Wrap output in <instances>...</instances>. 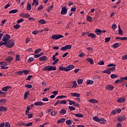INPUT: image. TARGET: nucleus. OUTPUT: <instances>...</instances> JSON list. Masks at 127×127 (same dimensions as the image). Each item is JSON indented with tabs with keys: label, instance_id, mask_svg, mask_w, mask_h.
<instances>
[{
	"label": "nucleus",
	"instance_id": "1",
	"mask_svg": "<svg viewBox=\"0 0 127 127\" xmlns=\"http://www.w3.org/2000/svg\"><path fill=\"white\" fill-rule=\"evenodd\" d=\"M14 45V41L13 40L10 39L6 42V47H8V48H10L13 46Z\"/></svg>",
	"mask_w": 127,
	"mask_h": 127
},
{
	"label": "nucleus",
	"instance_id": "2",
	"mask_svg": "<svg viewBox=\"0 0 127 127\" xmlns=\"http://www.w3.org/2000/svg\"><path fill=\"white\" fill-rule=\"evenodd\" d=\"M64 36L62 35H52L51 37L52 39H54L55 40H58V39H60V38H63Z\"/></svg>",
	"mask_w": 127,
	"mask_h": 127
},
{
	"label": "nucleus",
	"instance_id": "3",
	"mask_svg": "<svg viewBox=\"0 0 127 127\" xmlns=\"http://www.w3.org/2000/svg\"><path fill=\"white\" fill-rule=\"evenodd\" d=\"M72 48V45H67L65 46L64 47H63L61 50V51H66V50H68V49H71Z\"/></svg>",
	"mask_w": 127,
	"mask_h": 127
},
{
	"label": "nucleus",
	"instance_id": "4",
	"mask_svg": "<svg viewBox=\"0 0 127 127\" xmlns=\"http://www.w3.org/2000/svg\"><path fill=\"white\" fill-rule=\"evenodd\" d=\"M10 38V36H9L8 34L4 35V36L2 37V41L3 42H7V40H9V39Z\"/></svg>",
	"mask_w": 127,
	"mask_h": 127
},
{
	"label": "nucleus",
	"instance_id": "5",
	"mask_svg": "<svg viewBox=\"0 0 127 127\" xmlns=\"http://www.w3.org/2000/svg\"><path fill=\"white\" fill-rule=\"evenodd\" d=\"M108 67H112V66H114L113 67L110 68H107V70H109V71H115L116 70V64H108Z\"/></svg>",
	"mask_w": 127,
	"mask_h": 127
},
{
	"label": "nucleus",
	"instance_id": "6",
	"mask_svg": "<svg viewBox=\"0 0 127 127\" xmlns=\"http://www.w3.org/2000/svg\"><path fill=\"white\" fill-rule=\"evenodd\" d=\"M67 10H68L67 9V8H66V6H63L62 7V11L61 12V14H63V15L66 14Z\"/></svg>",
	"mask_w": 127,
	"mask_h": 127
},
{
	"label": "nucleus",
	"instance_id": "7",
	"mask_svg": "<svg viewBox=\"0 0 127 127\" xmlns=\"http://www.w3.org/2000/svg\"><path fill=\"white\" fill-rule=\"evenodd\" d=\"M101 32L105 33V32H106V31L105 30L101 31L100 29H96L95 30V33H96L97 35H101Z\"/></svg>",
	"mask_w": 127,
	"mask_h": 127
},
{
	"label": "nucleus",
	"instance_id": "8",
	"mask_svg": "<svg viewBox=\"0 0 127 127\" xmlns=\"http://www.w3.org/2000/svg\"><path fill=\"white\" fill-rule=\"evenodd\" d=\"M56 57L55 56L53 55L52 60H53V61H54V62L53 63L52 65H55V64H57L58 62H59V59H56Z\"/></svg>",
	"mask_w": 127,
	"mask_h": 127
},
{
	"label": "nucleus",
	"instance_id": "9",
	"mask_svg": "<svg viewBox=\"0 0 127 127\" xmlns=\"http://www.w3.org/2000/svg\"><path fill=\"white\" fill-rule=\"evenodd\" d=\"M75 68V65L72 64H70L66 66V71L67 72H69V71H70V70H73Z\"/></svg>",
	"mask_w": 127,
	"mask_h": 127
},
{
	"label": "nucleus",
	"instance_id": "10",
	"mask_svg": "<svg viewBox=\"0 0 127 127\" xmlns=\"http://www.w3.org/2000/svg\"><path fill=\"white\" fill-rule=\"evenodd\" d=\"M127 120V118H126V116H123L119 117L117 121L118 122H123V121H126Z\"/></svg>",
	"mask_w": 127,
	"mask_h": 127
},
{
	"label": "nucleus",
	"instance_id": "11",
	"mask_svg": "<svg viewBox=\"0 0 127 127\" xmlns=\"http://www.w3.org/2000/svg\"><path fill=\"white\" fill-rule=\"evenodd\" d=\"M105 88L107 90H109V91H113L115 89V87L111 84L108 85Z\"/></svg>",
	"mask_w": 127,
	"mask_h": 127
},
{
	"label": "nucleus",
	"instance_id": "12",
	"mask_svg": "<svg viewBox=\"0 0 127 127\" xmlns=\"http://www.w3.org/2000/svg\"><path fill=\"white\" fill-rule=\"evenodd\" d=\"M39 60L40 61H47L48 59H47V57L46 56H43L39 58Z\"/></svg>",
	"mask_w": 127,
	"mask_h": 127
},
{
	"label": "nucleus",
	"instance_id": "13",
	"mask_svg": "<svg viewBox=\"0 0 127 127\" xmlns=\"http://www.w3.org/2000/svg\"><path fill=\"white\" fill-rule=\"evenodd\" d=\"M5 60L6 61V62H7V63L11 62V61L12 60H13V57H11V56L7 57L6 58V59H5Z\"/></svg>",
	"mask_w": 127,
	"mask_h": 127
},
{
	"label": "nucleus",
	"instance_id": "14",
	"mask_svg": "<svg viewBox=\"0 0 127 127\" xmlns=\"http://www.w3.org/2000/svg\"><path fill=\"white\" fill-rule=\"evenodd\" d=\"M99 122L101 125H106L107 121L104 118H100Z\"/></svg>",
	"mask_w": 127,
	"mask_h": 127
},
{
	"label": "nucleus",
	"instance_id": "15",
	"mask_svg": "<svg viewBox=\"0 0 127 127\" xmlns=\"http://www.w3.org/2000/svg\"><path fill=\"white\" fill-rule=\"evenodd\" d=\"M88 102L91 103L92 104H96L97 103H99V101L95 99H91L88 100Z\"/></svg>",
	"mask_w": 127,
	"mask_h": 127
},
{
	"label": "nucleus",
	"instance_id": "16",
	"mask_svg": "<svg viewBox=\"0 0 127 127\" xmlns=\"http://www.w3.org/2000/svg\"><path fill=\"white\" fill-rule=\"evenodd\" d=\"M35 106H43L44 105V103L42 102L38 101L34 103Z\"/></svg>",
	"mask_w": 127,
	"mask_h": 127
},
{
	"label": "nucleus",
	"instance_id": "17",
	"mask_svg": "<svg viewBox=\"0 0 127 127\" xmlns=\"http://www.w3.org/2000/svg\"><path fill=\"white\" fill-rule=\"evenodd\" d=\"M7 110L6 107L0 106V112H6Z\"/></svg>",
	"mask_w": 127,
	"mask_h": 127
},
{
	"label": "nucleus",
	"instance_id": "18",
	"mask_svg": "<svg viewBox=\"0 0 127 127\" xmlns=\"http://www.w3.org/2000/svg\"><path fill=\"white\" fill-rule=\"evenodd\" d=\"M119 27V35H123L124 34V32H123V30H122V29H121V26L119 25L118 26Z\"/></svg>",
	"mask_w": 127,
	"mask_h": 127
},
{
	"label": "nucleus",
	"instance_id": "19",
	"mask_svg": "<svg viewBox=\"0 0 127 127\" xmlns=\"http://www.w3.org/2000/svg\"><path fill=\"white\" fill-rule=\"evenodd\" d=\"M10 89V86L4 87L1 89V91H4V92H7V90Z\"/></svg>",
	"mask_w": 127,
	"mask_h": 127
},
{
	"label": "nucleus",
	"instance_id": "20",
	"mask_svg": "<svg viewBox=\"0 0 127 127\" xmlns=\"http://www.w3.org/2000/svg\"><path fill=\"white\" fill-rule=\"evenodd\" d=\"M126 101V98L122 97V98H120L118 100L117 102L119 103H123V102H125Z\"/></svg>",
	"mask_w": 127,
	"mask_h": 127
},
{
	"label": "nucleus",
	"instance_id": "21",
	"mask_svg": "<svg viewBox=\"0 0 127 127\" xmlns=\"http://www.w3.org/2000/svg\"><path fill=\"white\" fill-rule=\"evenodd\" d=\"M70 95L72 97H77L78 98L80 97V94L77 93H71Z\"/></svg>",
	"mask_w": 127,
	"mask_h": 127
},
{
	"label": "nucleus",
	"instance_id": "22",
	"mask_svg": "<svg viewBox=\"0 0 127 127\" xmlns=\"http://www.w3.org/2000/svg\"><path fill=\"white\" fill-rule=\"evenodd\" d=\"M6 102H7V100L5 99H0V103L2 104V105H5Z\"/></svg>",
	"mask_w": 127,
	"mask_h": 127
},
{
	"label": "nucleus",
	"instance_id": "23",
	"mask_svg": "<svg viewBox=\"0 0 127 127\" xmlns=\"http://www.w3.org/2000/svg\"><path fill=\"white\" fill-rule=\"evenodd\" d=\"M86 61H87V62H89V63H90V64H91V65H93L94 64V61H93V59H92L91 58L87 59Z\"/></svg>",
	"mask_w": 127,
	"mask_h": 127
},
{
	"label": "nucleus",
	"instance_id": "24",
	"mask_svg": "<svg viewBox=\"0 0 127 127\" xmlns=\"http://www.w3.org/2000/svg\"><path fill=\"white\" fill-rule=\"evenodd\" d=\"M49 69L50 71H56V66H53L52 65H49Z\"/></svg>",
	"mask_w": 127,
	"mask_h": 127
},
{
	"label": "nucleus",
	"instance_id": "25",
	"mask_svg": "<svg viewBox=\"0 0 127 127\" xmlns=\"http://www.w3.org/2000/svg\"><path fill=\"white\" fill-rule=\"evenodd\" d=\"M29 95V91H26L24 94V100H26L27 99V97Z\"/></svg>",
	"mask_w": 127,
	"mask_h": 127
},
{
	"label": "nucleus",
	"instance_id": "26",
	"mask_svg": "<svg viewBox=\"0 0 127 127\" xmlns=\"http://www.w3.org/2000/svg\"><path fill=\"white\" fill-rule=\"evenodd\" d=\"M120 44L119 43H116L112 45V47H113V48H115V49H116V48H118Z\"/></svg>",
	"mask_w": 127,
	"mask_h": 127
},
{
	"label": "nucleus",
	"instance_id": "27",
	"mask_svg": "<svg viewBox=\"0 0 127 127\" xmlns=\"http://www.w3.org/2000/svg\"><path fill=\"white\" fill-rule=\"evenodd\" d=\"M74 116L77 118H83L84 117V115L81 113L75 114Z\"/></svg>",
	"mask_w": 127,
	"mask_h": 127
},
{
	"label": "nucleus",
	"instance_id": "28",
	"mask_svg": "<svg viewBox=\"0 0 127 127\" xmlns=\"http://www.w3.org/2000/svg\"><path fill=\"white\" fill-rule=\"evenodd\" d=\"M87 85H93L94 84V81L92 80H87Z\"/></svg>",
	"mask_w": 127,
	"mask_h": 127
},
{
	"label": "nucleus",
	"instance_id": "29",
	"mask_svg": "<svg viewBox=\"0 0 127 127\" xmlns=\"http://www.w3.org/2000/svg\"><path fill=\"white\" fill-rule=\"evenodd\" d=\"M59 69V70H61V71H65V72H67V67L60 66Z\"/></svg>",
	"mask_w": 127,
	"mask_h": 127
},
{
	"label": "nucleus",
	"instance_id": "30",
	"mask_svg": "<svg viewBox=\"0 0 127 127\" xmlns=\"http://www.w3.org/2000/svg\"><path fill=\"white\" fill-rule=\"evenodd\" d=\"M89 37H91V38H96V35L94 33H90L88 35Z\"/></svg>",
	"mask_w": 127,
	"mask_h": 127
},
{
	"label": "nucleus",
	"instance_id": "31",
	"mask_svg": "<svg viewBox=\"0 0 127 127\" xmlns=\"http://www.w3.org/2000/svg\"><path fill=\"white\" fill-rule=\"evenodd\" d=\"M18 10L17 9H15L9 11V13H16V12H18Z\"/></svg>",
	"mask_w": 127,
	"mask_h": 127
},
{
	"label": "nucleus",
	"instance_id": "32",
	"mask_svg": "<svg viewBox=\"0 0 127 127\" xmlns=\"http://www.w3.org/2000/svg\"><path fill=\"white\" fill-rule=\"evenodd\" d=\"M23 73H24V74H25V75H27V74H29V73L30 72V70H22Z\"/></svg>",
	"mask_w": 127,
	"mask_h": 127
},
{
	"label": "nucleus",
	"instance_id": "33",
	"mask_svg": "<svg viewBox=\"0 0 127 127\" xmlns=\"http://www.w3.org/2000/svg\"><path fill=\"white\" fill-rule=\"evenodd\" d=\"M65 122V119L64 118H62L58 121V124H61Z\"/></svg>",
	"mask_w": 127,
	"mask_h": 127
},
{
	"label": "nucleus",
	"instance_id": "34",
	"mask_svg": "<svg viewBox=\"0 0 127 127\" xmlns=\"http://www.w3.org/2000/svg\"><path fill=\"white\" fill-rule=\"evenodd\" d=\"M39 22L41 24H45V23H46V21L44 19H41L39 20Z\"/></svg>",
	"mask_w": 127,
	"mask_h": 127
},
{
	"label": "nucleus",
	"instance_id": "35",
	"mask_svg": "<svg viewBox=\"0 0 127 127\" xmlns=\"http://www.w3.org/2000/svg\"><path fill=\"white\" fill-rule=\"evenodd\" d=\"M65 123L67 126H70V125L72 124V121L71 120H67L66 122Z\"/></svg>",
	"mask_w": 127,
	"mask_h": 127
},
{
	"label": "nucleus",
	"instance_id": "36",
	"mask_svg": "<svg viewBox=\"0 0 127 127\" xmlns=\"http://www.w3.org/2000/svg\"><path fill=\"white\" fill-rule=\"evenodd\" d=\"M67 101L66 100H62L60 102V105H66Z\"/></svg>",
	"mask_w": 127,
	"mask_h": 127
},
{
	"label": "nucleus",
	"instance_id": "37",
	"mask_svg": "<svg viewBox=\"0 0 127 127\" xmlns=\"http://www.w3.org/2000/svg\"><path fill=\"white\" fill-rule=\"evenodd\" d=\"M27 9L28 10H30V9H31V4H30V3H27Z\"/></svg>",
	"mask_w": 127,
	"mask_h": 127
},
{
	"label": "nucleus",
	"instance_id": "38",
	"mask_svg": "<svg viewBox=\"0 0 127 127\" xmlns=\"http://www.w3.org/2000/svg\"><path fill=\"white\" fill-rule=\"evenodd\" d=\"M77 86H78V84H77V82H76V81H74L73 82V85L71 88H77Z\"/></svg>",
	"mask_w": 127,
	"mask_h": 127
},
{
	"label": "nucleus",
	"instance_id": "39",
	"mask_svg": "<svg viewBox=\"0 0 127 127\" xmlns=\"http://www.w3.org/2000/svg\"><path fill=\"white\" fill-rule=\"evenodd\" d=\"M52 8H53V5H51L48 8H47V10L48 12H50V11L52 10Z\"/></svg>",
	"mask_w": 127,
	"mask_h": 127
},
{
	"label": "nucleus",
	"instance_id": "40",
	"mask_svg": "<svg viewBox=\"0 0 127 127\" xmlns=\"http://www.w3.org/2000/svg\"><path fill=\"white\" fill-rule=\"evenodd\" d=\"M60 114H62L63 115H65L66 114V110L65 109H61V111L60 112Z\"/></svg>",
	"mask_w": 127,
	"mask_h": 127
},
{
	"label": "nucleus",
	"instance_id": "41",
	"mask_svg": "<svg viewBox=\"0 0 127 127\" xmlns=\"http://www.w3.org/2000/svg\"><path fill=\"white\" fill-rule=\"evenodd\" d=\"M87 21H92L93 18L90 16H87Z\"/></svg>",
	"mask_w": 127,
	"mask_h": 127
},
{
	"label": "nucleus",
	"instance_id": "42",
	"mask_svg": "<svg viewBox=\"0 0 127 127\" xmlns=\"http://www.w3.org/2000/svg\"><path fill=\"white\" fill-rule=\"evenodd\" d=\"M7 65V64L5 62H0V67H1V66H6Z\"/></svg>",
	"mask_w": 127,
	"mask_h": 127
},
{
	"label": "nucleus",
	"instance_id": "43",
	"mask_svg": "<svg viewBox=\"0 0 127 127\" xmlns=\"http://www.w3.org/2000/svg\"><path fill=\"white\" fill-rule=\"evenodd\" d=\"M111 78L112 79H115V78H118V75L115 74H112L111 75Z\"/></svg>",
	"mask_w": 127,
	"mask_h": 127
},
{
	"label": "nucleus",
	"instance_id": "44",
	"mask_svg": "<svg viewBox=\"0 0 127 127\" xmlns=\"http://www.w3.org/2000/svg\"><path fill=\"white\" fill-rule=\"evenodd\" d=\"M13 28H15V29H18L20 27V25L19 24H16L15 25L13 26Z\"/></svg>",
	"mask_w": 127,
	"mask_h": 127
},
{
	"label": "nucleus",
	"instance_id": "45",
	"mask_svg": "<svg viewBox=\"0 0 127 127\" xmlns=\"http://www.w3.org/2000/svg\"><path fill=\"white\" fill-rule=\"evenodd\" d=\"M93 119L95 121V122H100V119H99V118L97 117H93Z\"/></svg>",
	"mask_w": 127,
	"mask_h": 127
},
{
	"label": "nucleus",
	"instance_id": "46",
	"mask_svg": "<svg viewBox=\"0 0 127 127\" xmlns=\"http://www.w3.org/2000/svg\"><path fill=\"white\" fill-rule=\"evenodd\" d=\"M68 110L70 111H75L76 110V108H75L73 106H69Z\"/></svg>",
	"mask_w": 127,
	"mask_h": 127
},
{
	"label": "nucleus",
	"instance_id": "47",
	"mask_svg": "<svg viewBox=\"0 0 127 127\" xmlns=\"http://www.w3.org/2000/svg\"><path fill=\"white\" fill-rule=\"evenodd\" d=\"M49 68H50L49 65V66H47L45 67L43 69V71H50V70H49Z\"/></svg>",
	"mask_w": 127,
	"mask_h": 127
},
{
	"label": "nucleus",
	"instance_id": "48",
	"mask_svg": "<svg viewBox=\"0 0 127 127\" xmlns=\"http://www.w3.org/2000/svg\"><path fill=\"white\" fill-rule=\"evenodd\" d=\"M83 83V79H79L77 80V83L79 85H81V84H82Z\"/></svg>",
	"mask_w": 127,
	"mask_h": 127
},
{
	"label": "nucleus",
	"instance_id": "49",
	"mask_svg": "<svg viewBox=\"0 0 127 127\" xmlns=\"http://www.w3.org/2000/svg\"><path fill=\"white\" fill-rule=\"evenodd\" d=\"M25 88H28V89H31L32 86L31 84H26L25 85Z\"/></svg>",
	"mask_w": 127,
	"mask_h": 127
},
{
	"label": "nucleus",
	"instance_id": "50",
	"mask_svg": "<svg viewBox=\"0 0 127 127\" xmlns=\"http://www.w3.org/2000/svg\"><path fill=\"white\" fill-rule=\"evenodd\" d=\"M66 96H64V95H60V96H59L58 97H57V99H63L64 98H66Z\"/></svg>",
	"mask_w": 127,
	"mask_h": 127
},
{
	"label": "nucleus",
	"instance_id": "51",
	"mask_svg": "<svg viewBox=\"0 0 127 127\" xmlns=\"http://www.w3.org/2000/svg\"><path fill=\"white\" fill-rule=\"evenodd\" d=\"M32 61H34V59H33L32 57H31L28 59L27 62H29V63H31Z\"/></svg>",
	"mask_w": 127,
	"mask_h": 127
},
{
	"label": "nucleus",
	"instance_id": "52",
	"mask_svg": "<svg viewBox=\"0 0 127 127\" xmlns=\"http://www.w3.org/2000/svg\"><path fill=\"white\" fill-rule=\"evenodd\" d=\"M41 49H38L35 51V54H38L40 51H41Z\"/></svg>",
	"mask_w": 127,
	"mask_h": 127
},
{
	"label": "nucleus",
	"instance_id": "53",
	"mask_svg": "<svg viewBox=\"0 0 127 127\" xmlns=\"http://www.w3.org/2000/svg\"><path fill=\"white\" fill-rule=\"evenodd\" d=\"M103 73H106L107 74H108V75H110V74H111V71H110L109 69L104 70V71H103Z\"/></svg>",
	"mask_w": 127,
	"mask_h": 127
},
{
	"label": "nucleus",
	"instance_id": "54",
	"mask_svg": "<svg viewBox=\"0 0 127 127\" xmlns=\"http://www.w3.org/2000/svg\"><path fill=\"white\" fill-rule=\"evenodd\" d=\"M24 21V19L21 18L17 21V23L19 24L21 22H23Z\"/></svg>",
	"mask_w": 127,
	"mask_h": 127
},
{
	"label": "nucleus",
	"instance_id": "55",
	"mask_svg": "<svg viewBox=\"0 0 127 127\" xmlns=\"http://www.w3.org/2000/svg\"><path fill=\"white\" fill-rule=\"evenodd\" d=\"M112 29H114V30H116V29H117V25L116 24H113L112 25Z\"/></svg>",
	"mask_w": 127,
	"mask_h": 127
},
{
	"label": "nucleus",
	"instance_id": "56",
	"mask_svg": "<svg viewBox=\"0 0 127 127\" xmlns=\"http://www.w3.org/2000/svg\"><path fill=\"white\" fill-rule=\"evenodd\" d=\"M15 60L16 61H19V60H20V57H19V55L16 56Z\"/></svg>",
	"mask_w": 127,
	"mask_h": 127
},
{
	"label": "nucleus",
	"instance_id": "57",
	"mask_svg": "<svg viewBox=\"0 0 127 127\" xmlns=\"http://www.w3.org/2000/svg\"><path fill=\"white\" fill-rule=\"evenodd\" d=\"M2 45H5L6 46V42H0V46H2Z\"/></svg>",
	"mask_w": 127,
	"mask_h": 127
},
{
	"label": "nucleus",
	"instance_id": "58",
	"mask_svg": "<svg viewBox=\"0 0 127 127\" xmlns=\"http://www.w3.org/2000/svg\"><path fill=\"white\" fill-rule=\"evenodd\" d=\"M51 114V116H56L57 115V112H56V111H52Z\"/></svg>",
	"mask_w": 127,
	"mask_h": 127
},
{
	"label": "nucleus",
	"instance_id": "59",
	"mask_svg": "<svg viewBox=\"0 0 127 127\" xmlns=\"http://www.w3.org/2000/svg\"><path fill=\"white\" fill-rule=\"evenodd\" d=\"M19 127H21L22 126H25V123L23 122H20L18 124Z\"/></svg>",
	"mask_w": 127,
	"mask_h": 127
},
{
	"label": "nucleus",
	"instance_id": "60",
	"mask_svg": "<svg viewBox=\"0 0 127 127\" xmlns=\"http://www.w3.org/2000/svg\"><path fill=\"white\" fill-rule=\"evenodd\" d=\"M32 75H29L27 78L26 79V80L27 81H30V79H31V78H32Z\"/></svg>",
	"mask_w": 127,
	"mask_h": 127
},
{
	"label": "nucleus",
	"instance_id": "61",
	"mask_svg": "<svg viewBox=\"0 0 127 127\" xmlns=\"http://www.w3.org/2000/svg\"><path fill=\"white\" fill-rule=\"evenodd\" d=\"M10 127V124L8 122H6L5 124V127Z\"/></svg>",
	"mask_w": 127,
	"mask_h": 127
},
{
	"label": "nucleus",
	"instance_id": "62",
	"mask_svg": "<svg viewBox=\"0 0 127 127\" xmlns=\"http://www.w3.org/2000/svg\"><path fill=\"white\" fill-rule=\"evenodd\" d=\"M98 65H104L105 64V63H104V61H100L98 63Z\"/></svg>",
	"mask_w": 127,
	"mask_h": 127
},
{
	"label": "nucleus",
	"instance_id": "63",
	"mask_svg": "<svg viewBox=\"0 0 127 127\" xmlns=\"http://www.w3.org/2000/svg\"><path fill=\"white\" fill-rule=\"evenodd\" d=\"M110 40H111V37L105 38V42H109V41H110Z\"/></svg>",
	"mask_w": 127,
	"mask_h": 127
},
{
	"label": "nucleus",
	"instance_id": "64",
	"mask_svg": "<svg viewBox=\"0 0 127 127\" xmlns=\"http://www.w3.org/2000/svg\"><path fill=\"white\" fill-rule=\"evenodd\" d=\"M122 59L123 60H127V54L124 56L123 57H122Z\"/></svg>",
	"mask_w": 127,
	"mask_h": 127
}]
</instances>
